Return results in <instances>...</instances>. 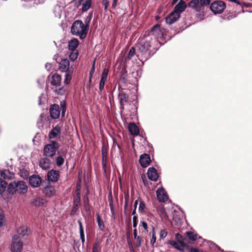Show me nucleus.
Returning a JSON list of instances; mask_svg holds the SVG:
<instances>
[{
  "mask_svg": "<svg viewBox=\"0 0 252 252\" xmlns=\"http://www.w3.org/2000/svg\"><path fill=\"white\" fill-rule=\"evenodd\" d=\"M71 32L73 35L84 39L88 33V26H85L82 21L76 20L72 25Z\"/></svg>",
  "mask_w": 252,
  "mask_h": 252,
  "instance_id": "nucleus-1",
  "label": "nucleus"
},
{
  "mask_svg": "<svg viewBox=\"0 0 252 252\" xmlns=\"http://www.w3.org/2000/svg\"><path fill=\"white\" fill-rule=\"evenodd\" d=\"M147 40L145 42H142L140 44L137 52V56L140 61H142L143 59L147 60L150 56L149 50L151 45Z\"/></svg>",
  "mask_w": 252,
  "mask_h": 252,
  "instance_id": "nucleus-2",
  "label": "nucleus"
},
{
  "mask_svg": "<svg viewBox=\"0 0 252 252\" xmlns=\"http://www.w3.org/2000/svg\"><path fill=\"white\" fill-rule=\"evenodd\" d=\"M58 148V143L56 142L53 141L50 144H46L43 149L44 155L46 157H53L56 154Z\"/></svg>",
  "mask_w": 252,
  "mask_h": 252,
  "instance_id": "nucleus-3",
  "label": "nucleus"
},
{
  "mask_svg": "<svg viewBox=\"0 0 252 252\" xmlns=\"http://www.w3.org/2000/svg\"><path fill=\"white\" fill-rule=\"evenodd\" d=\"M23 242L20 238L18 236H14L11 245V252H21L23 249Z\"/></svg>",
  "mask_w": 252,
  "mask_h": 252,
  "instance_id": "nucleus-4",
  "label": "nucleus"
},
{
  "mask_svg": "<svg viewBox=\"0 0 252 252\" xmlns=\"http://www.w3.org/2000/svg\"><path fill=\"white\" fill-rule=\"evenodd\" d=\"M165 30L161 29L158 24L154 26L151 30L149 35L153 36L155 39L163 38Z\"/></svg>",
  "mask_w": 252,
  "mask_h": 252,
  "instance_id": "nucleus-5",
  "label": "nucleus"
},
{
  "mask_svg": "<svg viewBox=\"0 0 252 252\" xmlns=\"http://www.w3.org/2000/svg\"><path fill=\"white\" fill-rule=\"evenodd\" d=\"M225 8V4L221 0L214 1L210 5L211 10L215 14L222 13Z\"/></svg>",
  "mask_w": 252,
  "mask_h": 252,
  "instance_id": "nucleus-6",
  "label": "nucleus"
},
{
  "mask_svg": "<svg viewBox=\"0 0 252 252\" xmlns=\"http://www.w3.org/2000/svg\"><path fill=\"white\" fill-rule=\"evenodd\" d=\"M29 183L32 188H37L41 184V179L39 175H32L29 178Z\"/></svg>",
  "mask_w": 252,
  "mask_h": 252,
  "instance_id": "nucleus-7",
  "label": "nucleus"
},
{
  "mask_svg": "<svg viewBox=\"0 0 252 252\" xmlns=\"http://www.w3.org/2000/svg\"><path fill=\"white\" fill-rule=\"evenodd\" d=\"M61 109L58 104L51 105L50 108V114L52 118L56 119L59 118L60 115Z\"/></svg>",
  "mask_w": 252,
  "mask_h": 252,
  "instance_id": "nucleus-8",
  "label": "nucleus"
},
{
  "mask_svg": "<svg viewBox=\"0 0 252 252\" xmlns=\"http://www.w3.org/2000/svg\"><path fill=\"white\" fill-rule=\"evenodd\" d=\"M16 192L19 194H25L28 190V187L26 183L23 181L16 182Z\"/></svg>",
  "mask_w": 252,
  "mask_h": 252,
  "instance_id": "nucleus-9",
  "label": "nucleus"
},
{
  "mask_svg": "<svg viewBox=\"0 0 252 252\" xmlns=\"http://www.w3.org/2000/svg\"><path fill=\"white\" fill-rule=\"evenodd\" d=\"M180 17V15L173 11L166 18L165 21L167 24L171 25L176 22Z\"/></svg>",
  "mask_w": 252,
  "mask_h": 252,
  "instance_id": "nucleus-10",
  "label": "nucleus"
},
{
  "mask_svg": "<svg viewBox=\"0 0 252 252\" xmlns=\"http://www.w3.org/2000/svg\"><path fill=\"white\" fill-rule=\"evenodd\" d=\"M59 172L55 170H51L47 173V178L49 181L56 182L59 178Z\"/></svg>",
  "mask_w": 252,
  "mask_h": 252,
  "instance_id": "nucleus-11",
  "label": "nucleus"
},
{
  "mask_svg": "<svg viewBox=\"0 0 252 252\" xmlns=\"http://www.w3.org/2000/svg\"><path fill=\"white\" fill-rule=\"evenodd\" d=\"M156 193L159 202H164L167 201L168 196L165 190L163 189H158L157 190Z\"/></svg>",
  "mask_w": 252,
  "mask_h": 252,
  "instance_id": "nucleus-12",
  "label": "nucleus"
},
{
  "mask_svg": "<svg viewBox=\"0 0 252 252\" xmlns=\"http://www.w3.org/2000/svg\"><path fill=\"white\" fill-rule=\"evenodd\" d=\"M139 162L143 167H147L151 162L150 157L147 154H144L140 156Z\"/></svg>",
  "mask_w": 252,
  "mask_h": 252,
  "instance_id": "nucleus-13",
  "label": "nucleus"
},
{
  "mask_svg": "<svg viewBox=\"0 0 252 252\" xmlns=\"http://www.w3.org/2000/svg\"><path fill=\"white\" fill-rule=\"evenodd\" d=\"M187 8L185 1L183 0H180L178 4L175 6L174 11L180 15Z\"/></svg>",
  "mask_w": 252,
  "mask_h": 252,
  "instance_id": "nucleus-14",
  "label": "nucleus"
},
{
  "mask_svg": "<svg viewBox=\"0 0 252 252\" xmlns=\"http://www.w3.org/2000/svg\"><path fill=\"white\" fill-rule=\"evenodd\" d=\"M61 134V127L59 125H57L54 127L49 133L50 139H54L60 137Z\"/></svg>",
  "mask_w": 252,
  "mask_h": 252,
  "instance_id": "nucleus-15",
  "label": "nucleus"
},
{
  "mask_svg": "<svg viewBox=\"0 0 252 252\" xmlns=\"http://www.w3.org/2000/svg\"><path fill=\"white\" fill-rule=\"evenodd\" d=\"M70 63L67 59L62 60L59 63V68L62 72H67L69 70Z\"/></svg>",
  "mask_w": 252,
  "mask_h": 252,
  "instance_id": "nucleus-16",
  "label": "nucleus"
},
{
  "mask_svg": "<svg viewBox=\"0 0 252 252\" xmlns=\"http://www.w3.org/2000/svg\"><path fill=\"white\" fill-rule=\"evenodd\" d=\"M51 164V160L47 158H41L39 162V166L43 170H47L50 168Z\"/></svg>",
  "mask_w": 252,
  "mask_h": 252,
  "instance_id": "nucleus-17",
  "label": "nucleus"
},
{
  "mask_svg": "<svg viewBox=\"0 0 252 252\" xmlns=\"http://www.w3.org/2000/svg\"><path fill=\"white\" fill-rule=\"evenodd\" d=\"M148 178L153 181H157L158 179V175L156 169L154 167H150L147 171Z\"/></svg>",
  "mask_w": 252,
  "mask_h": 252,
  "instance_id": "nucleus-18",
  "label": "nucleus"
},
{
  "mask_svg": "<svg viewBox=\"0 0 252 252\" xmlns=\"http://www.w3.org/2000/svg\"><path fill=\"white\" fill-rule=\"evenodd\" d=\"M78 2L82 5V11L86 12L89 10L92 6V0H78Z\"/></svg>",
  "mask_w": 252,
  "mask_h": 252,
  "instance_id": "nucleus-19",
  "label": "nucleus"
},
{
  "mask_svg": "<svg viewBox=\"0 0 252 252\" xmlns=\"http://www.w3.org/2000/svg\"><path fill=\"white\" fill-rule=\"evenodd\" d=\"M189 6L192 8L197 12H200L202 10L201 4L199 0H192L189 4Z\"/></svg>",
  "mask_w": 252,
  "mask_h": 252,
  "instance_id": "nucleus-20",
  "label": "nucleus"
},
{
  "mask_svg": "<svg viewBox=\"0 0 252 252\" xmlns=\"http://www.w3.org/2000/svg\"><path fill=\"white\" fill-rule=\"evenodd\" d=\"M61 80L62 78L61 76L57 73H55L52 76L51 84L53 86L58 87L61 85Z\"/></svg>",
  "mask_w": 252,
  "mask_h": 252,
  "instance_id": "nucleus-21",
  "label": "nucleus"
},
{
  "mask_svg": "<svg viewBox=\"0 0 252 252\" xmlns=\"http://www.w3.org/2000/svg\"><path fill=\"white\" fill-rule=\"evenodd\" d=\"M128 130L131 135L137 136L139 133L138 127L134 123H130L128 126Z\"/></svg>",
  "mask_w": 252,
  "mask_h": 252,
  "instance_id": "nucleus-22",
  "label": "nucleus"
},
{
  "mask_svg": "<svg viewBox=\"0 0 252 252\" xmlns=\"http://www.w3.org/2000/svg\"><path fill=\"white\" fill-rule=\"evenodd\" d=\"M55 189L52 186H47L43 190V193L45 195L48 197H51L54 196L55 194Z\"/></svg>",
  "mask_w": 252,
  "mask_h": 252,
  "instance_id": "nucleus-23",
  "label": "nucleus"
},
{
  "mask_svg": "<svg viewBox=\"0 0 252 252\" xmlns=\"http://www.w3.org/2000/svg\"><path fill=\"white\" fill-rule=\"evenodd\" d=\"M46 203V200L40 197H36L32 202V204L35 207H43Z\"/></svg>",
  "mask_w": 252,
  "mask_h": 252,
  "instance_id": "nucleus-24",
  "label": "nucleus"
},
{
  "mask_svg": "<svg viewBox=\"0 0 252 252\" xmlns=\"http://www.w3.org/2000/svg\"><path fill=\"white\" fill-rule=\"evenodd\" d=\"M79 45V41L77 39L74 38L68 42V47L69 51L77 50L76 48Z\"/></svg>",
  "mask_w": 252,
  "mask_h": 252,
  "instance_id": "nucleus-25",
  "label": "nucleus"
},
{
  "mask_svg": "<svg viewBox=\"0 0 252 252\" xmlns=\"http://www.w3.org/2000/svg\"><path fill=\"white\" fill-rule=\"evenodd\" d=\"M16 182L10 183L7 187V191L11 194H14L16 192Z\"/></svg>",
  "mask_w": 252,
  "mask_h": 252,
  "instance_id": "nucleus-26",
  "label": "nucleus"
},
{
  "mask_svg": "<svg viewBox=\"0 0 252 252\" xmlns=\"http://www.w3.org/2000/svg\"><path fill=\"white\" fill-rule=\"evenodd\" d=\"M119 99L121 106L123 107L127 100V97L125 93H121L119 94Z\"/></svg>",
  "mask_w": 252,
  "mask_h": 252,
  "instance_id": "nucleus-27",
  "label": "nucleus"
},
{
  "mask_svg": "<svg viewBox=\"0 0 252 252\" xmlns=\"http://www.w3.org/2000/svg\"><path fill=\"white\" fill-rule=\"evenodd\" d=\"M2 179H10L13 177L14 174L8 170L4 169L2 170Z\"/></svg>",
  "mask_w": 252,
  "mask_h": 252,
  "instance_id": "nucleus-28",
  "label": "nucleus"
},
{
  "mask_svg": "<svg viewBox=\"0 0 252 252\" xmlns=\"http://www.w3.org/2000/svg\"><path fill=\"white\" fill-rule=\"evenodd\" d=\"M78 222L79 225V232L80 235V238L81 240V242L83 244L84 243L85 239V235L84 233V229L83 228L82 224L80 220H78Z\"/></svg>",
  "mask_w": 252,
  "mask_h": 252,
  "instance_id": "nucleus-29",
  "label": "nucleus"
},
{
  "mask_svg": "<svg viewBox=\"0 0 252 252\" xmlns=\"http://www.w3.org/2000/svg\"><path fill=\"white\" fill-rule=\"evenodd\" d=\"M70 53L69 55V59L71 61H74L76 60L78 56V52L77 50L70 51Z\"/></svg>",
  "mask_w": 252,
  "mask_h": 252,
  "instance_id": "nucleus-30",
  "label": "nucleus"
},
{
  "mask_svg": "<svg viewBox=\"0 0 252 252\" xmlns=\"http://www.w3.org/2000/svg\"><path fill=\"white\" fill-rule=\"evenodd\" d=\"M175 238L178 242V243L183 247H185L186 245L184 243V238L183 236L180 234L179 233H176L175 234Z\"/></svg>",
  "mask_w": 252,
  "mask_h": 252,
  "instance_id": "nucleus-31",
  "label": "nucleus"
},
{
  "mask_svg": "<svg viewBox=\"0 0 252 252\" xmlns=\"http://www.w3.org/2000/svg\"><path fill=\"white\" fill-rule=\"evenodd\" d=\"M96 220L99 228L101 230H103L104 228V224L103 220L101 219L100 216L98 214H96Z\"/></svg>",
  "mask_w": 252,
  "mask_h": 252,
  "instance_id": "nucleus-32",
  "label": "nucleus"
},
{
  "mask_svg": "<svg viewBox=\"0 0 252 252\" xmlns=\"http://www.w3.org/2000/svg\"><path fill=\"white\" fill-rule=\"evenodd\" d=\"M28 230L27 227L22 226L20 227L17 230V233L22 236H25L28 234Z\"/></svg>",
  "mask_w": 252,
  "mask_h": 252,
  "instance_id": "nucleus-33",
  "label": "nucleus"
},
{
  "mask_svg": "<svg viewBox=\"0 0 252 252\" xmlns=\"http://www.w3.org/2000/svg\"><path fill=\"white\" fill-rule=\"evenodd\" d=\"M168 243L170 244L174 248H175L177 250H179V251H181V252L183 251V249L181 248L179 246V244L176 241H175L174 240H169L168 241Z\"/></svg>",
  "mask_w": 252,
  "mask_h": 252,
  "instance_id": "nucleus-34",
  "label": "nucleus"
},
{
  "mask_svg": "<svg viewBox=\"0 0 252 252\" xmlns=\"http://www.w3.org/2000/svg\"><path fill=\"white\" fill-rule=\"evenodd\" d=\"M146 205L144 201H140L138 211L140 213H144L145 212Z\"/></svg>",
  "mask_w": 252,
  "mask_h": 252,
  "instance_id": "nucleus-35",
  "label": "nucleus"
},
{
  "mask_svg": "<svg viewBox=\"0 0 252 252\" xmlns=\"http://www.w3.org/2000/svg\"><path fill=\"white\" fill-rule=\"evenodd\" d=\"M186 234L189 239L191 241H194L197 238V235L192 232H187Z\"/></svg>",
  "mask_w": 252,
  "mask_h": 252,
  "instance_id": "nucleus-36",
  "label": "nucleus"
},
{
  "mask_svg": "<svg viewBox=\"0 0 252 252\" xmlns=\"http://www.w3.org/2000/svg\"><path fill=\"white\" fill-rule=\"evenodd\" d=\"M7 186V183L4 181L0 182V194H2L5 190Z\"/></svg>",
  "mask_w": 252,
  "mask_h": 252,
  "instance_id": "nucleus-37",
  "label": "nucleus"
},
{
  "mask_svg": "<svg viewBox=\"0 0 252 252\" xmlns=\"http://www.w3.org/2000/svg\"><path fill=\"white\" fill-rule=\"evenodd\" d=\"M135 242H134V245L136 247L139 248L141 246L142 243V237L138 236L136 238H134Z\"/></svg>",
  "mask_w": 252,
  "mask_h": 252,
  "instance_id": "nucleus-38",
  "label": "nucleus"
},
{
  "mask_svg": "<svg viewBox=\"0 0 252 252\" xmlns=\"http://www.w3.org/2000/svg\"><path fill=\"white\" fill-rule=\"evenodd\" d=\"M54 14L55 17L60 18L61 16V8L59 6H57L55 7Z\"/></svg>",
  "mask_w": 252,
  "mask_h": 252,
  "instance_id": "nucleus-39",
  "label": "nucleus"
},
{
  "mask_svg": "<svg viewBox=\"0 0 252 252\" xmlns=\"http://www.w3.org/2000/svg\"><path fill=\"white\" fill-rule=\"evenodd\" d=\"M64 159L62 156H59L56 158V163L58 166H62L64 163Z\"/></svg>",
  "mask_w": 252,
  "mask_h": 252,
  "instance_id": "nucleus-40",
  "label": "nucleus"
},
{
  "mask_svg": "<svg viewBox=\"0 0 252 252\" xmlns=\"http://www.w3.org/2000/svg\"><path fill=\"white\" fill-rule=\"evenodd\" d=\"M108 74V70L107 69L105 68L102 72L101 77V80L106 82V79L107 78Z\"/></svg>",
  "mask_w": 252,
  "mask_h": 252,
  "instance_id": "nucleus-41",
  "label": "nucleus"
},
{
  "mask_svg": "<svg viewBox=\"0 0 252 252\" xmlns=\"http://www.w3.org/2000/svg\"><path fill=\"white\" fill-rule=\"evenodd\" d=\"M129 199V195L128 192H127L125 194V206H124L125 210H126V209H127Z\"/></svg>",
  "mask_w": 252,
  "mask_h": 252,
  "instance_id": "nucleus-42",
  "label": "nucleus"
},
{
  "mask_svg": "<svg viewBox=\"0 0 252 252\" xmlns=\"http://www.w3.org/2000/svg\"><path fill=\"white\" fill-rule=\"evenodd\" d=\"M71 76L68 73H66L65 75V78L64 80V83L66 85H68L71 81Z\"/></svg>",
  "mask_w": 252,
  "mask_h": 252,
  "instance_id": "nucleus-43",
  "label": "nucleus"
},
{
  "mask_svg": "<svg viewBox=\"0 0 252 252\" xmlns=\"http://www.w3.org/2000/svg\"><path fill=\"white\" fill-rule=\"evenodd\" d=\"M4 215L3 213L0 211V228L5 225Z\"/></svg>",
  "mask_w": 252,
  "mask_h": 252,
  "instance_id": "nucleus-44",
  "label": "nucleus"
},
{
  "mask_svg": "<svg viewBox=\"0 0 252 252\" xmlns=\"http://www.w3.org/2000/svg\"><path fill=\"white\" fill-rule=\"evenodd\" d=\"M92 13L89 14V15L86 18V19L85 21V26H88V30L89 29V23L92 19Z\"/></svg>",
  "mask_w": 252,
  "mask_h": 252,
  "instance_id": "nucleus-45",
  "label": "nucleus"
},
{
  "mask_svg": "<svg viewBox=\"0 0 252 252\" xmlns=\"http://www.w3.org/2000/svg\"><path fill=\"white\" fill-rule=\"evenodd\" d=\"M156 232L153 230L152 231V237L150 241V243L152 245H154L156 242Z\"/></svg>",
  "mask_w": 252,
  "mask_h": 252,
  "instance_id": "nucleus-46",
  "label": "nucleus"
},
{
  "mask_svg": "<svg viewBox=\"0 0 252 252\" xmlns=\"http://www.w3.org/2000/svg\"><path fill=\"white\" fill-rule=\"evenodd\" d=\"M106 155H107L106 151L104 149V147H102V160L106 161V159H107Z\"/></svg>",
  "mask_w": 252,
  "mask_h": 252,
  "instance_id": "nucleus-47",
  "label": "nucleus"
},
{
  "mask_svg": "<svg viewBox=\"0 0 252 252\" xmlns=\"http://www.w3.org/2000/svg\"><path fill=\"white\" fill-rule=\"evenodd\" d=\"M167 235V232L165 230L163 229L160 230L159 233V237L160 238H164L166 237Z\"/></svg>",
  "mask_w": 252,
  "mask_h": 252,
  "instance_id": "nucleus-48",
  "label": "nucleus"
},
{
  "mask_svg": "<svg viewBox=\"0 0 252 252\" xmlns=\"http://www.w3.org/2000/svg\"><path fill=\"white\" fill-rule=\"evenodd\" d=\"M199 2L201 4V7H203L204 6H206L209 4L210 2V0H200Z\"/></svg>",
  "mask_w": 252,
  "mask_h": 252,
  "instance_id": "nucleus-49",
  "label": "nucleus"
},
{
  "mask_svg": "<svg viewBox=\"0 0 252 252\" xmlns=\"http://www.w3.org/2000/svg\"><path fill=\"white\" fill-rule=\"evenodd\" d=\"M102 4L104 6L105 10H107L108 7L109 5V2L108 0H102Z\"/></svg>",
  "mask_w": 252,
  "mask_h": 252,
  "instance_id": "nucleus-50",
  "label": "nucleus"
},
{
  "mask_svg": "<svg viewBox=\"0 0 252 252\" xmlns=\"http://www.w3.org/2000/svg\"><path fill=\"white\" fill-rule=\"evenodd\" d=\"M135 53V49L133 47H131L128 53V58L130 59Z\"/></svg>",
  "mask_w": 252,
  "mask_h": 252,
  "instance_id": "nucleus-51",
  "label": "nucleus"
},
{
  "mask_svg": "<svg viewBox=\"0 0 252 252\" xmlns=\"http://www.w3.org/2000/svg\"><path fill=\"white\" fill-rule=\"evenodd\" d=\"M105 83V81L100 79L99 86V89L100 91H102L103 90Z\"/></svg>",
  "mask_w": 252,
  "mask_h": 252,
  "instance_id": "nucleus-52",
  "label": "nucleus"
},
{
  "mask_svg": "<svg viewBox=\"0 0 252 252\" xmlns=\"http://www.w3.org/2000/svg\"><path fill=\"white\" fill-rule=\"evenodd\" d=\"M133 227L136 228L137 224V217L134 216L132 218Z\"/></svg>",
  "mask_w": 252,
  "mask_h": 252,
  "instance_id": "nucleus-53",
  "label": "nucleus"
},
{
  "mask_svg": "<svg viewBox=\"0 0 252 252\" xmlns=\"http://www.w3.org/2000/svg\"><path fill=\"white\" fill-rule=\"evenodd\" d=\"M98 244L97 243H95L93 247L92 252H98Z\"/></svg>",
  "mask_w": 252,
  "mask_h": 252,
  "instance_id": "nucleus-54",
  "label": "nucleus"
},
{
  "mask_svg": "<svg viewBox=\"0 0 252 252\" xmlns=\"http://www.w3.org/2000/svg\"><path fill=\"white\" fill-rule=\"evenodd\" d=\"M95 70V67H94V64L93 65V66L92 67V69L91 70V71L90 72V79L92 77L93 74H94Z\"/></svg>",
  "mask_w": 252,
  "mask_h": 252,
  "instance_id": "nucleus-55",
  "label": "nucleus"
},
{
  "mask_svg": "<svg viewBox=\"0 0 252 252\" xmlns=\"http://www.w3.org/2000/svg\"><path fill=\"white\" fill-rule=\"evenodd\" d=\"M65 92V89L63 87L60 88L58 91H57V93L60 94H63Z\"/></svg>",
  "mask_w": 252,
  "mask_h": 252,
  "instance_id": "nucleus-56",
  "label": "nucleus"
},
{
  "mask_svg": "<svg viewBox=\"0 0 252 252\" xmlns=\"http://www.w3.org/2000/svg\"><path fill=\"white\" fill-rule=\"evenodd\" d=\"M141 225L142 226V227L144 228V229L145 230H147L148 224H147V222H146L145 221H141Z\"/></svg>",
  "mask_w": 252,
  "mask_h": 252,
  "instance_id": "nucleus-57",
  "label": "nucleus"
},
{
  "mask_svg": "<svg viewBox=\"0 0 252 252\" xmlns=\"http://www.w3.org/2000/svg\"><path fill=\"white\" fill-rule=\"evenodd\" d=\"M61 107H62V114H63L65 111V107L64 102H62L61 103Z\"/></svg>",
  "mask_w": 252,
  "mask_h": 252,
  "instance_id": "nucleus-58",
  "label": "nucleus"
},
{
  "mask_svg": "<svg viewBox=\"0 0 252 252\" xmlns=\"http://www.w3.org/2000/svg\"><path fill=\"white\" fill-rule=\"evenodd\" d=\"M80 201V194L79 192H77L76 193V198L75 199V202L77 203H79Z\"/></svg>",
  "mask_w": 252,
  "mask_h": 252,
  "instance_id": "nucleus-59",
  "label": "nucleus"
},
{
  "mask_svg": "<svg viewBox=\"0 0 252 252\" xmlns=\"http://www.w3.org/2000/svg\"><path fill=\"white\" fill-rule=\"evenodd\" d=\"M52 67V65L50 63H46L45 65V68L48 71H49Z\"/></svg>",
  "mask_w": 252,
  "mask_h": 252,
  "instance_id": "nucleus-60",
  "label": "nucleus"
},
{
  "mask_svg": "<svg viewBox=\"0 0 252 252\" xmlns=\"http://www.w3.org/2000/svg\"><path fill=\"white\" fill-rule=\"evenodd\" d=\"M133 236H134V238H136L138 236H137V229H136V228H135V229L133 230Z\"/></svg>",
  "mask_w": 252,
  "mask_h": 252,
  "instance_id": "nucleus-61",
  "label": "nucleus"
},
{
  "mask_svg": "<svg viewBox=\"0 0 252 252\" xmlns=\"http://www.w3.org/2000/svg\"><path fill=\"white\" fill-rule=\"evenodd\" d=\"M200 251L196 248H191L190 250V252H199Z\"/></svg>",
  "mask_w": 252,
  "mask_h": 252,
  "instance_id": "nucleus-62",
  "label": "nucleus"
},
{
  "mask_svg": "<svg viewBox=\"0 0 252 252\" xmlns=\"http://www.w3.org/2000/svg\"><path fill=\"white\" fill-rule=\"evenodd\" d=\"M102 164L103 166V168L105 170L106 166V161L105 160H102Z\"/></svg>",
  "mask_w": 252,
  "mask_h": 252,
  "instance_id": "nucleus-63",
  "label": "nucleus"
},
{
  "mask_svg": "<svg viewBox=\"0 0 252 252\" xmlns=\"http://www.w3.org/2000/svg\"><path fill=\"white\" fill-rule=\"evenodd\" d=\"M117 1H118V0H113L112 7H116V6L117 5Z\"/></svg>",
  "mask_w": 252,
  "mask_h": 252,
  "instance_id": "nucleus-64",
  "label": "nucleus"
}]
</instances>
